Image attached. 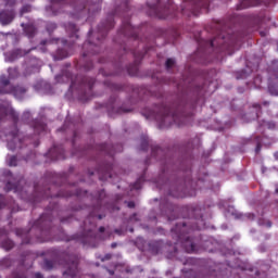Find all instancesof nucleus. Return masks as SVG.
Wrapping results in <instances>:
<instances>
[{
  "mask_svg": "<svg viewBox=\"0 0 278 278\" xmlns=\"http://www.w3.org/2000/svg\"><path fill=\"white\" fill-rule=\"evenodd\" d=\"M50 181L51 184L43 187L41 190L38 186H35V192H37L39 194V197H41V199L45 201V199H56L58 197H73V194H76V197H86V194H88V191H83L81 189L76 190L75 193L71 192V191H66V192H52V190H58V185L55 179H58V174H50Z\"/></svg>",
  "mask_w": 278,
  "mask_h": 278,
  "instance_id": "7",
  "label": "nucleus"
},
{
  "mask_svg": "<svg viewBox=\"0 0 278 278\" xmlns=\"http://www.w3.org/2000/svg\"><path fill=\"white\" fill-rule=\"evenodd\" d=\"M9 166H18V159L16 156H10Z\"/></svg>",
  "mask_w": 278,
  "mask_h": 278,
  "instance_id": "45",
  "label": "nucleus"
},
{
  "mask_svg": "<svg viewBox=\"0 0 278 278\" xmlns=\"http://www.w3.org/2000/svg\"><path fill=\"white\" fill-rule=\"evenodd\" d=\"M268 92L271 97H278V84L277 85H268Z\"/></svg>",
  "mask_w": 278,
  "mask_h": 278,
  "instance_id": "37",
  "label": "nucleus"
},
{
  "mask_svg": "<svg viewBox=\"0 0 278 278\" xmlns=\"http://www.w3.org/2000/svg\"><path fill=\"white\" fill-rule=\"evenodd\" d=\"M28 12H31V5L26 4V5L22 7L21 16H23V14H27Z\"/></svg>",
  "mask_w": 278,
  "mask_h": 278,
  "instance_id": "47",
  "label": "nucleus"
},
{
  "mask_svg": "<svg viewBox=\"0 0 278 278\" xmlns=\"http://www.w3.org/2000/svg\"><path fill=\"white\" fill-rule=\"evenodd\" d=\"M152 116L161 123L164 127L173 125L175 122V111L167 105L156 106L154 114Z\"/></svg>",
  "mask_w": 278,
  "mask_h": 278,
  "instance_id": "10",
  "label": "nucleus"
},
{
  "mask_svg": "<svg viewBox=\"0 0 278 278\" xmlns=\"http://www.w3.org/2000/svg\"><path fill=\"white\" fill-rule=\"evenodd\" d=\"M24 33L26 34L27 38H34V36H36V27L34 25H27L24 27Z\"/></svg>",
  "mask_w": 278,
  "mask_h": 278,
  "instance_id": "31",
  "label": "nucleus"
},
{
  "mask_svg": "<svg viewBox=\"0 0 278 278\" xmlns=\"http://www.w3.org/2000/svg\"><path fill=\"white\" fill-rule=\"evenodd\" d=\"M90 68H92V62H89V63L85 64V70L86 71H90Z\"/></svg>",
  "mask_w": 278,
  "mask_h": 278,
  "instance_id": "56",
  "label": "nucleus"
},
{
  "mask_svg": "<svg viewBox=\"0 0 278 278\" xmlns=\"http://www.w3.org/2000/svg\"><path fill=\"white\" fill-rule=\"evenodd\" d=\"M55 268V262L53 260H45L42 269L43 270H53Z\"/></svg>",
  "mask_w": 278,
  "mask_h": 278,
  "instance_id": "32",
  "label": "nucleus"
},
{
  "mask_svg": "<svg viewBox=\"0 0 278 278\" xmlns=\"http://www.w3.org/2000/svg\"><path fill=\"white\" fill-rule=\"evenodd\" d=\"M118 34L119 36H126L127 38L138 40V28L134 27L130 22H124Z\"/></svg>",
  "mask_w": 278,
  "mask_h": 278,
  "instance_id": "13",
  "label": "nucleus"
},
{
  "mask_svg": "<svg viewBox=\"0 0 278 278\" xmlns=\"http://www.w3.org/2000/svg\"><path fill=\"white\" fill-rule=\"evenodd\" d=\"M93 86H94V78H90V77L80 78V84H79L80 90L92 92Z\"/></svg>",
  "mask_w": 278,
  "mask_h": 278,
  "instance_id": "24",
  "label": "nucleus"
},
{
  "mask_svg": "<svg viewBox=\"0 0 278 278\" xmlns=\"http://www.w3.org/2000/svg\"><path fill=\"white\" fill-rule=\"evenodd\" d=\"M126 203H127V207H129L130 210H134V207H136V202H134V201H129Z\"/></svg>",
  "mask_w": 278,
  "mask_h": 278,
  "instance_id": "55",
  "label": "nucleus"
},
{
  "mask_svg": "<svg viewBox=\"0 0 278 278\" xmlns=\"http://www.w3.org/2000/svg\"><path fill=\"white\" fill-rule=\"evenodd\" d=\"M249 77V73L245 70L239 71L236 74V79H247Z\"/></svg>",
  "mask_w": 278,
  "mask_h": 278,
  "instance_id": "39",
  "label": "nucleus"
},
{
  "mask_svg": "<svg viewBox=\"0 0 278 278\" xmlns=\"http://www.w3.org/2000/svg\"><path fill=\"white\" fill-rule=\"evenodd\" d=\"M274 159L278 161V151L274 152Z\"/></svg>",
  "mask_w": 278,
  "mask_h": 278,
  "instance_id": "63",
  "label": "nucleus"
},
{
  "mask_svg": "<svg viewBox=\"0 0 278 278\" xmlns=\"http://www.w3.org/2000/svg\"><path fill=\"white\" fill-rule=\"evenodd\" d=\"M99 10H101V5L99 3H94L90 8L86 4H80L75 7L74 12L70 14V18L73 21H88V18L93 16L94 12H99Z\"/></svg>",
  "mask_w": 278,
  "mask_h": 278,
  "instance_id": "9",
  "label": "nucleus"
},
{
  "mask_svg": "<svg viewBox=\"0 0 278 278\" xmlns=\"http://www.w3.org/2000/svg\"><path fill=\"white\" fill-rule=\"evenodd\" d=\"M271 75L273 77H275L276 79H278V65L274 66L271 68Z\"/></svg>",
  "mask_w": 278,
  "mask_h": 278,
  "instance_id": "50",
  "label": "nucleus"
},
{
  "mask_svg": "<svg viewBox=\"0 0 278 278\" xmlns=\"http://www.w3.org/2000/svg\"><path fill=\"white\" fill-rule=\"evenodd\" d=\"M187 212L189 218L184 217L181 222H176L175 233L176 244L180 242L187 253H199L197 242L188 236L190 231H201L205 228V219H203V208L199 204H191L181 208Z\"/></svg>",
  "mask_w": 278,
  "mask_h": 278,
  "instance_id": "1",
  "label": "nucleus"
},
{
  "mask_svg": "<svg viewBox=\"0 0 278 278\" xmlns=\"http://www.w3.org/2000/svg\"><path fill=\"white\" fill-rule=\"evenodd\" d=\"M257 0H239L237 10H247L249 8H255Z\"/></svg>",
  "mask_w": 278,
  "mask_h": 278,
  "instance_id": "27",
  "label": "nucleus"
},
{
  "mask_svg": "<svg viewBox=\"0 0 278 278\" xmlns=\"http://www.w3.org/2000/svg\"><path fill=\"white\" fill-rule=\"evenodd\" d=\"M1 247L4 249V251H12V249H14V241L5 238L1 241Z\"/></svg>",
  "mask_w": 278,
  "mask_h": 278,
  "instance_id": "30",
  "label": "nucleus"
},
{
  "mask_svg": "<svg viewBox=\"0 0 278 278\" xmlns=\"http://www.w3.org/2000/svg\"><path fill=\"white\" fill-rule=\"evenodd\" d=\"M55 210H58V204L53 202L47 206L46 212L42 214L39 219H37L29 231H34V229H38L40 232V237H37L36 242H49L51 240V223H53V214H55Z\"/></svg>",
  "mask_w": 278,
  "mask_h": 278,
  "instance_id": "6",
  "label": "nucleus"
},
{
  "mask_svg": "<svg viewBox=\"0 0 278 278\" xmlns=\"http://www.w3.org/2000/svg\"><path fill=\"white\" fill-rule=\"evenodd\" d=\"M68 55V52L64 49H59L56 51V59L59 60H64V58H66Z\"/></svg>",
  "mask_w": 278,
  "mask_h": 278,
  "instance_id": "38",
  "label": "nucleus"
},
{
  "mask_svg": "<svg viewBox=\"0 0 278 278\" xmlns=\"http://www.w3.org/2000/svg\"><path fill=\"white\" fill-rule=\"evenodd\" d=\"M5 116H11L13 119V123H18V113L14 111L13 109H8L3 105H0V121H3Z\"/></svg>",
  "mask_w": 278,
  "mask_h": 278,
  "instance_id": "23",
  "label": "nucleus"
},
{
  "mask_svg": "<svg viewBox=\"0 0 278 278\" xmlns=\"http://www.w3.org/2000/svg\"><path fill=\"white\" fill-rule=\"evenodd\" d=\"M142 181H143V178L140 177V178L132 185V190H140V188H142Z\"/></svg>",
  "mask_w": 278,
  "mask_h": 278,
  "instance_id": "43",
  "label": "nucleus"
},
{
  "mask_svg": "<svg viewBox=\"0 0 278 278\" xmlns=\"http://www.w3.org/2000/svg\"><path fill=\"white\" fill-rule=\"evenodd\" d=\"M50 3L52 8H55V5H60V8L66 5V0H50Z\"/></svg>",
  "mask_w": 278,
  "mask_h": 278,
  "instance_id": "41",
  "label": "nucleus"
},
{
  "mask_svg": "<svg viewBox=\"0 0 278 278\" xmlns=\"http://www.w3.org/2000/svg\"><path fill=\"white\" fill-rule=\"evenodd\" d=\"M148 14L153 18H168L175 12V7L170 0H167V3H164V0H156L155 3L148 4Z\"/></svg>",
  "mask_w": 278,
  "mask_h": 278,
  "instance_id": "8",
  "label": "nucleus"
},
{
  "mask_svg": "<svg viewBox=\"0 0 278 278\" xmlns=\"http://www.w3.org/2000/svg\"><path fill=\"white\" fill-rule=\"evenodd\" d=\"M149 144H150L149 137L146 135L141 136L140 150L147 151L149 149Z\"/></svg>",
  "mask_w": 278,
  "mask_h": 278,
  "instance_id": "33",
  "label": "nucleus"
},
{
  "mask_svg": "<svg viewBox=\"0 0 278 278\" xmlns=\"http://www.w3.org/2000/svg\"><path fill=\"white\" fill-rule=\"evenodd\" d=\"M13 94L15 99H24L25 94H27V88L24 86H13L10 90H7L5 87L0 88V94Z\"/></svg>",
  "mask_w": 278,
  "mask_h": 278,
  "instance_id": "14",
  "label": "nucleus"
},
{
  "mask_svg": "<svg viewBox=\"0 0 278 278\" xmlns=\"http://www.w3.org/2000/svg\"><path fill=\"white\" fill-rule=\"evenodd\" d=\"M189 3L191 12H201V10H208L210 0H185Z\"/></svg>",
  "mask_w": 278,
  "mask_h": 278,
  "instance_id": "16",
  "label": "nucleus"
},
{
  "mask_svg": "<svg viewBox=\"0 0 278 278\" xmlns=\"http://www.w3.org/2000/svg\"><path fill=\"white\" fill-rule=\"evenodd\" d=\"M152 157L159 160L163 166V173L173 166V157H170V150H164L157 146H151Z\"/></svg>",
  "mask_w": 278,
  "mask_h": 278,
  "instance_id": "11",
  "label": "nucleus"
},
{
  "mask_svg": "<svg viewBox=\"0 0 278 278\" xmlns=\"http://www.w3.org/2000/svg\"><path fill=\"white\" fill-rule=\"evenodd\" d=\"M241 144L242 147H247L249 144H251L252 147H254L255 144V137H250V138H244L241 140Z\"/></svg>",
  "mask_w": 278,
  "mask_h": 278,
  "instance_id": "36",
  "label": "nucleus"
},
{
  "mask_svg": "<svg viewBox=\"0 0 278 278\" xmlns=\"http://www.w3.org/2000/svg\"><path fill=\"white\" fill-rule=\"evenodd\" d=\"M65 31L68 34L70 38H79V28H77V25H75L74 23H67L65 25Z\"/></svg>",
  "mask_w": 278,
  "mask_h": 278,
  "instance_id": "26",
  "label": "nucleus"
},
{
  "mask_svg": "<svg viewBox=\"0 0 278 278\" xmlns=\"http://www.w3.org/2000/svg\"><path fill=\"white\" fill-rule=\"evenodd\" d=\"M131 53L135 58V62H134V64H131L127 67V71L131 77H136V75H138V66L140 65V61L142 60V58H144V53L136 52V50H132Z\"/></svg>",
  "mask_w": 278,
  "mask_h": 278,
  "instance_id": "17",
  "label": "nucleus"
},
{
  "mask_svg": "<svg viewBox=\"0 0 278 278\" xmlns=\"http://www.w3.org/2000/svg\"><path fill=\"white\" fill-rule=\"evenodd\" d=\"M103 199H105V190H100L96 194V201L98 205H101L103 203Z\"/></svg>",
  "mask_w": 278,
  "mask_h": 278,
  "instance_id": "35",
  "label": "nucleus"
},
{
  "mask_svg": "<svg viewBox=\"0 0 278 278\" xmlns=\"http://www.w3.org/2000/svg\"><path fill=\"white\" fill-rule=\"evenodd\" d=\"M48 157H51L52 162H56V160H66L64 148L62 146H54L49 150Z\"/></svg>",
  "mask_w": 278,
  "mask_h": 278,
  "instance_id": "20",
  "label": "nucleus"
},
{
  "mask_svg": "<svg viewBox=\"0 0 278 278\" xmlns=\"http://www.w3.org/2000/svg\"><path fill=\"white\" fill-rule=\"evenodd\" d=\"M258 251H260V253H266V251H267L266 244L262 243V244L258 247Z\"/></svg>",
  "mask_w": 278,
  "mask_h": 278,
  "instance_id": "53",
  "label": "nucleus"
},
{
  "mask_svg": "<svg viewBox=\"0 0 278 278\" xmlns=\"http://www.w3.org/2000/svg\"><path fill=\"white\" fill-rule=\"evenodd\" d=\"M267 34H268V31H266V30L260 31V36H262V38H266Z\"/></svg>",
  "mask_w": 278,
  "mask_h": 278,
  "instance_id": "57",
  "label": "nucleus"
},
{
  "mask_svg": "<svg viewBox=\"0 0 278 278\" xmlns=\"http://www.w3.org/2000/svg\"><path fill=\"white\" fill-rule=\"evenodd\" d=\"M34 129H35V134H42V131H46V129H47V124L39 122V121H35Z\"/></svg>",
  "mask_w": 278,
  "mask_h": 278,
  "instance_id": "29",
  "label": "nucleus"
},
{
  "mask_svg": "<svg viewBox=\"0 0 278 278\" xmlns=\"http://www.w3.org/2000/svg\"><path fill=\"white\" fill-rule=\"evenodd\" d=\"M12 21H14V11L13 10L0 12V23H2V25H10V23H12Z\"/></svg>",
  "mask_w": 278,
  "mask_h": 278,
  "instance_id": "25",
  "label": "nucleus"
},
{
  "mask_svg": "<svg viewBox=\"0 0 278 278\" xmlns=\"http://www.w3.org/2000/svg\"><path fill=\"white\" fill-rule=\"evenodd\" d=\"M81 101H89L88 91H84L83 96H80Z\"/></svg>",
  "mask_w": 278,
  "mask_h": 278,
  "instance_id": "52",
  "label": "nucleus"
},
{
  "mask_svg": "<svg viewBox=\"0 0 278 278\" xmlns=\"http://www.w3.org/2000/svg\"><path fill=\"white\" fill-rule=\"evenodd\" d=\"M122 9L123 7H118L115 9L114 13H110L106 20L98 25L97 31L93 33L92 29L89 30V40L83 46V49H89V52H84L83 58L101 53V47H103V40H105L108 31L114 29V16H121Z\"/></svg>",
  "mask_w": 278,
  "mask_h": 278,
  "instance_id": "4",
  "label": "nucleus"
},
{
  "mask_svg": "<svg viewBox=\"0 0 278 278\" xmlns=\"http://www.w3.org/2000/svg\"><path fill=\"white\" fill-rule=\"evenodd\" d=\"M112 170H114L113 164H105L100 166L97 169V174L99 175V179L101 181H108V179H112Z\"/></svg>",
  "mask_w": 278,
  "mask_h": 278,
  "instance_id": "19",
  "label": "nucleus"
},
{
  "mask_svg": "<svg viewBox=\"0 0 278 278\" xmlns=\"http://www.w3.org/2000/svg\"><path fill=\"white\" fill-rule=\"evenodd\" d=\"M4 177H7V184L4 187L7 192H12V190L20 192V190L23 189V187H21V184H23V178L14 177V174H12L10 170L4 172Z\"/></svg>",
  "mask_w": 278,
  "mask_h": 278,
  "instance_id": "12",
  "label": "nucleus"
},
{
  "mask_svg": "<svg viewBox=\"0 0 278 278\" xmlns=\"http://www.w3.org/2000/svg\"><path fill=\"white\" fill-rule=\"evenodd\" d=\"M62 77H66L67 79H71V81H72L71 88H75L76 83H75V80H73V76H71V73H66V74L62 75Z\"/></svg>",
  "mask_w": 278,
  "mask_h": 278,
  "instance_id": "48",
  "label": "nucleus"
},
{
  "mask_svg": "<svg viewBox=\"0 0 278 278\" xmlns=\"http://www.w3.org/2000/svg\"><path fill=\"white\" fill-rule=\"evenodd\" d=\"M254 146H255V153H260L262 151V137L255 136L254 137Z\"/></svg>",
  "mask_w": 278,
  "mask_h": 278,
  "instance_id": "34",
  "label": "nucleus"
},
{
  "mask_svg": "<svg viewBox=\"0 0 278 278\" xmlns=\"http://www.w3.org/2000/svg\"><path fill=\"white\" fill-rule=\"evenodd\" d=\"M15 233L22 238V244H34V241L29 238V232H25V230L17 228Z\"/></svg>",
  "mask_w": 278,
  "mask_h": 278,
  "instance_id": "28",
  "label": "nucleus"
},
{
  "mask_svg": "<svg viewBox=\"0 0 278 278\" xmlns=\"http://www.w3.org/2000/svg\"><path fill=\"white\" fill-rule=\"evenodd\" d=\"M266 227H268V228L273 227V222H270V220L266 222Z\"/></svg>",
  "mask_w": 278,
  "mask_h": 278,
  "instance_id": "61",
  "label": "nucleus"
},
{
  "mask_svg": "<svg viewBox=\"0 0 278 278\" xmlns=\"http://www.w3.org/2000/svg\"><path fill=\"white\" fill-rule=\"evenodd\" d=\"M104 260H112V254H105Z\"/></svg>",
  "mask_w": 278,
  "mask_h": 278,
  "instance_id": "60",
  "label": "nucleus"
},
{
  "mask_svg": "<svg viewBox=\"0 0 278 278\" xmlns=\"http://www.w3.org/2000/svg\"><path fill=\"white\" fill-rule=\"evenodd\" d=\"M35 278H45L40 273H35Z\"/></svg>",
  "mask_w": 278,
  "mask_h": 278,
  "instance_id": "58",
  "label": "nucleus"
},
{
  "mask_svg": "<svg viewBox=\"0 0 278 278\" xmlns=\"http://www.w3.org/2000/svg\"><path fill=\"white\" fill-rule=\"evenodd\" d=\"M8 203L5 202V197L3 194H0V210H3Z\"/></svg>",
  "mask_w": 278,
  "mask_h": 278,
  "instance_id": "49",
  "label": "nucleus"
},
{
  "mask_svg": "<svg viewBox=\"0 0 278 278\" xmlns=\"http://www.w3.org/2000/svg\"><path fill=\"white\" fill-rule=\"evenodd\" d=\"M3 264L7 266V267H10L12 266V261L10 258H4L3 260Z\"/></svg>",
  "mask_w": 278,
  "mask_h": 278,
  "instance_id": "54",
  "label": "nucleus"
},
{
  "mask_svg": "<svg viewBox=\"0 0 278 278\" xmlns=\"http://www.w3.org/2000/svg\"><path fill=\"white\" fill-rule=\"evenodd\" d=\"M192 151L187 150L180 159L176 161L178 169L176 175H184L182 178L176 179V199H186V197H197V188L194 187V180H192Z\"/></svg>",
  "mask_w": 278,
  "mask_h": 278,
  "instance_id": "3",
  "label": "nucleus"
},
{
  "mask_svg": "<svg viewBox=\"0 0 278 278\" xmlns=\"http://www.w3.org/2000/svg\"><path fill=\"white\" fill-rule=\"evenodd\" d=\"M108 86L111 88V90H125V87L118 84L111 83V84H108Z\"/></svg>",
  "mask_w": 278,
  "mask_h": 278,
  "instance_id": "44",
  "label": "nucleus"
},
{
  "mask_svg": "<svg viewBox=\"0 0 278 278\" xmlns=\"http://www.w3.org/2000/svg\"><path fill=\"white\" fill-rule=\"evenodd\" d=\"M99 151L101 153H105V155H110V157H114V154L121 153L123 151V146L117 144V146H112L108 143H102L98 146Z\"/></svg>",
  "mask_w": 278,
  "mask_h": 278,
  "instance_id": "18",
  "label": "nucleus"
},
{
  "mask_svg": "<svg viewBox=\"0 0 278 278\" xmlns=\"http://www.w3.org/2000/svg\"><path fill=\"white\" fill-rule=\"evenodd\" d=\"M175 66V61L173 59H167L165 63L166 71H170Z\"/></svg>",
  "mask_w": 278,
  "mask_h": 278,
  "instance_id": "46",
  "label": "nucleus"
},
{
  "mask_svg": "<svg viewBox=\"0 0 278 278\" xmlns=\"http://www.w3.org/2000/svg\"><path fill=\"white\" fill-rule=\"evenodd\" d=\"M0 84L3 87L10 86V78H8V76H5V75H1L0 76Z\"/></svg>",
  "mask_w": 278,
  "mask_h": 278,
  "instance_id": "42",
  "label": "nucleus"
},
{
  "mask_svg": "<svg viewBox=\"0 0 278 278\" xmlns=\"http://www.w3.org/2000/svg\"><path fill=\"white\" fill-rule=\"evenodd\" d=\"M123 8H125V12H127V10H129V4H127V2L123 3Z\"/></svg>",
  "mask_w": 278,
  "mask_h": 278,
  "instance_id": "59",
  "label": "nucleus"
},
{
  "mask_svg": "<svg viewBox=\"0 0 278 278\" xmlns=\"http://www.w3.org/2000/svg\"><path fill=\"white\" fill-rule=\"evenodd\" d=\"M228 212H230L231 216L236 218V220H255V215L253 213H241L236 211L233 206H230Z\"/></svg>",
  "mask_w": 278,
  "mask_h": 278,
  "instance_id": "22",
  "label": "nucleus"
},
{
  "mask_svg": "<svg viewBox=\"0 0 278 278\" xmlns=\"http://www.w3.org/2000/svg\"><path fill=\"white\" fill-rule=\"evenodd\" d=\"M260 114H262V104L253 103L250 106V112L245 114V118H248L249 122L257 121V118H260Z\"/></svg>",
  "mask_w": 278,
  "mask_h": 278,
  "instance_id": "21",
  "label": "nucleus"
},
{
  "mask_svg": "<svg viewBox=\"0 0 278 278\" xmlns=\"http://www.w3.org/2000/svg\"><path fill=\"white\" fill-rule=\"evenodd\" d=\"M4 2L9 8H14V5H16V0H4Z\"/></svg>",
  "mask_w": 278,
  "mask_h": 278,
  "instance_id": "51",
  "label": "nucleus"
},
{
  "mask_svg": "<svg viewBox=\"0 0 278 278\" xmlns=\"http://www.w3.org/2000/svg\"><path fill=\"white\" fill-rule=\"evenodd\" d=\"M240 45H242V37L238 36V34H226L222 30L214 39H201L198 41V50L191 55L190 60L195 64H210L207 55H210V52L214 51V49L231 51V49H236V47Z\"/></svg>",
  "mask_w": 278,
  "mask_h": 278,
  "instance_id": "2",
  "label": "nucleus"
},
{
  "mask_svg": "<svg viewBox=\"0 0 278 278\" xmlns=\"http://www.w3.org/2000/svg\"><path fill=\"white\" fill-rule=\"evenodd\" d=\"M47 31H49V34L55 31V29H58V24L53 23V22H49L46 26Z\"/></svg>",
  "mask_w": 278,
  "mask_h": 278,
  "instance_id": "40",
  "label": "nucleus"
},
{
  "mask_svg": "<svg viewBox=\"0 0 278 278\" xmlns=\"http://www.w3.org/2000/svg\"><path fill=\"white\" fill-rule=\"evenodd\" d=\"M99 231H100V233H103V232L105 231V227L101 226V227L99 228Z\"/></svg>",
  "mask_w": 278,
  "mask_h": 278,
  "instance_id": "62",
  "label": "nucleus"
},
{
  "mask_svg": "<svg viewBox=\"0 0 278 278\" xmlns=\"http://www.w3.org/2000/svg\"><path fill=\"white\" fill-rule=\"evenodd\" d=\"M264 238H265V240H270V235L267 233L264 236Z\"/></svg>",
  "mask_w": 278,
  "mask_h": 278,
  "instance_id": "64",
  "label": "nucleus"
},
{
  "mask_svg": "<svg viewBox=\"0 0 278 278\" xmlns=\"http://www.w3.org/2000/svg\"><path fill=\"white\" fill-rule=\"evenodd\" d=\"M94 227H97V225L92 224L91 227L86 230L85 235H81V236L75 235L74 240L81 242V244H90L92 240L97 238V236L94 235V231L92 230L94 229Z\"/></svg>",
  "mask_w": 278,
  "mask_h": 278,
  "instance_id": "15",
  "label": "nucleus"
},
{
  "mask_svg": "<svg viewBox=\"0 0 278 278\" xmlns=\"http://www.w3.org/2000/svg\"><path fill=\"white\" fill-rule=\"evenodd\" d=\"M191 100L184 104L182 109L179 111V108L176 106V125L177 127H184L190 123L192 118L194 109L199 103V99L205 97V87L203 85H195L190 89Z\"/></svg>",
  "mask_w": 278,
  "mask_h": 278,
  "instance_id": "5",
  "label": "nucleus"
}]
</instances>
